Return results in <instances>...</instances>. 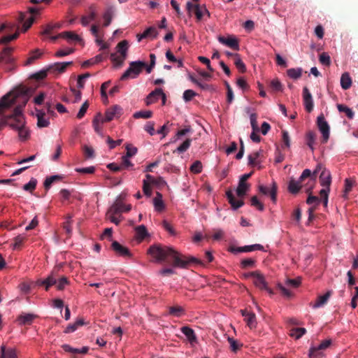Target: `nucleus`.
<instances>
[{"label": "nucleus", "instance_id": "obj_1", "mask_svg": "<svg viewBox=\"0 0 358 358\" xmlns=\"http://www.w3.org/2000/svg\"><path fill=\"white\" fill-rule=\"evenodd\" d=\"M30 94L29 87L23 85L18 86L14 90L4 94L0 99V127L2 129L5 126H9L14 124L15 115L14 110L9 115H6L5 111L11 106L16 104L19 99H23V106H26Z\"/></svg>", "mask_w": 358, "mask_h": 358}, {"label": "nucleus", "instance_id": "obj_2", "mask_svg": "<svg viewBox=\"0 0 358 358\" xmlns=\"http://www.w3.org/2000/svg\"><path fill=\"white\" fill-rule=\"evenodd\" d=\"M148 254L155 259L157 262L168 261L171 259L173 261V266L185 268L190 264H201L202 262L198 258L194 257H185L179 254L172 248L162 245H152L148 250Z\"/></svg>", "mask_w": 358, "mask_h": 358}, {"label": "nucleus", "instance_id": "obj_3", "mask_svg": "<svg viewBox=\"0 0 358 358\" xmlns=\"http://www.w3.org/2000/svg\"><path fill=\"white\" fill-rule=\"evenodd\" d=\"M23 99L22 104H19L14 108L15 121L11 124V129L18 132L19 138L22 141H26L29 138V131L25 126V120L23 116Z\"/></svg>", "mask_w": 358, "mask_h": 358}, {"label": "nucleus", "instance_id": "obj_4", "mask_svg": "<svg viewBox=\"0 0 358 358\" xmlns=\"http://www.w3.org/2000/svg\"><path fill=\"white\" fill-rule=\"evenodd\" d=\"M145 66V62L143 61H133L129 62L127 69L122 74L121 80H125L128 78H136L141 74Z\"/></svg>", "mask_w": 358, "mask_h": 358}, {"label": "nucleus", "instance_id": "obj_5", "mask_svg": "<svg viewBox=\"0 0 358 358\" xmlns=\"http://www.w3.org/2000/svg\"><path fill=\"white\" fill-rule=\"evenodd\" d=\"M186 9L189 15H192V13L195 15L197 21H201L204 15L210 16V13L205 6L193 4L192 2L187 1L186 3Z\"/></svg>", "mask_w": 358, "mask_h": 358}, {"label": "nucleus", "instance_id": "obj_6", "mask_svg": "<svg viewBox=\"0 0 358 358\" xmlns=\"http://www.w3.org/2000/svg\"><path fill=\"white\" fill-rule=\"evenodd\" d=\"M252 278H253V283L256 287L260 289H264L268 291L270 295L273 294V291L268 288L267 282L265 280V278L262 273H260L259 271H252Z\"/></svg>", "mask_w": 358, "mask_h": 358}, {"label": "nucleus", "instance_id": "obj_7", "mask_svg": "<svg viewBox=\"0 0 358 358\" xmlns=\"http://www.w3.org/2000/svg\"><path fill=\"white\" fill-rule=\"evenodd\" d=\"M317 125L320 131L322 134V142L324 143H326V142L329 138L330 127L328 124L327 122L326 121L324 116L323 115L322 113H321L317 119Z\"/></svg>", "mask_w": 358, "mask_h": 358}, {"label": "nucleus", "instance_id": "obj_8", "mask_svg": "<svg viewBox=\"0 0 358 358\" xmlns=\"http://www.w3.org/2000/svg\"><path fill=\"white\" fill-rule=\"evenodd\" d=\"M122 114V109L121 106L115 105L110 107L105 113L104 119L101 120L102 122H110L115 117H119Z\"/></svg>", "mask_w": 358, "mask_h": 358}, {"label": "nucleus", "instance_id": "obj_9", "mask_svg": "<svg viewBox=\"0 0 358 358\" xmlns=\"http://www.w3.org/2000/svg\"><path fill=\"white\" fill-rule=\"evenodd\" d=\"M13 48L10 47L4 48L3 50L0 52V66L2 64L8 65V69H11L12 64L14 59L11 56Z\"/></svg>", "mask_w": 358, "mask_h": 358}, {"label": "nucleus", "instance_id": "obj_10", "mask_svg": "<svg viewBox=\"0 0 358 358\" xmlns=\"http://www.w3.org/2000/svg\"><path fill=\"white\" fill-rule=\"evenodd\" d=\"M217 40L224 45L238 51L239 49L238 40L233 35L228 36H219Z\"/></svg>", "mask_w": 358, "mask_h": 358}, {"label": "nucleus", "instance_id": "obj_11", "mask_svg": "<svg viewBox=\"0 0 358 358\" xmlns=\"http://www.w3.org/2000/svg\"><path fill=\"white\" fill-rule=\"evenodd\" d=\"M241 315L245 317V321L248 327L255 329L257 327V317L252 311L247 309L241 310Z\"/></svg>", "mask_w": 358, "mask_h": 358}, {"label": "nucleus", "instance_id": "obj_12", "mask_svg": "<svg viewBox=\"0 0 358 358\" xmlns=\"http://www.w3.org/2000/svg\"><path fill=\"white\" fill-rule=\"evenodd\" d=\"M111 249L114 250L116 255L124 257H131L132 255L126 246L122 245L117 241L111 243Z\"/></svg>", "mask_w": 358, "mask_h": 358}, {"label": "nucleus", "instance_id": "obj_13", "mask_svg": "<svg viewBox=\"0 0 358 358\" xmlns=\"http://www.w3.org/2000/svg\"><path fill=\"white\" fill-rule=\"evenodd\" d=\"M159 97H162L163 101H165L166 94L163 92L162 88H156L155 90L152 91L151 93L148 94L146 98L145 102L146 105H151L152 103L157 101Z\"/></svg>", "mask_w": 358, "mask_h": 358}, {"label": "nucleus", "instance_id": "obj_14", "mask_svg": "<svg viewBox=\"0 0 358 358\" xmlns=\"http://www.w3.org/2000/svg\"><path fill=\"white\" fill-rule=\"evenodd\" d=\"M72 64L73 62H55L49 66L48 71L52 73H64Z\"/></svg>", "mask_w": 358, "mask_h": 358}, {"label": "nucleus", "instance_id": "obj_15", "mask_svg": "<svg viewBox=\"0 0 358 358\" xmlns=\"http://www.w3.org/2000/svg\"><path fill=\"white\" fill-rule=\"evenodd\" d=\"M277 189L278 187L275 183H273V186L271 189H268V187L262 185L259 186V192H262L264 195H267V194H269L273 203H275L277 200Z\"/></svg>", "mask_w": 358, "mask_h": 358}, {"label": "nucleus", "instance_id": "obj_16", "mask_svg": "<svg viewBox=\"0 0 358 358\" xmlns=\"http://www.w3.org/2000/svg\"><path fill=\"white\" fill-rule=\"evenodd\" d=\"M226 195L228 202L231 205L232 209L234 210H238V208L245 204L243 199H236L234 196L233 192L231 190H227Z\"/></svg>", "mask_w": 358, "mask_h": 358}, {"label": "nucleus", "instance_id": "obj_17", "mask_svg": "<svg viewBox=\"0 0 358 358\" xmlns=\"http://www.w3.org/2000/svg\"><path fill=\"white\" fill-rule=\"evenodd\" d=\"M332 295V291L329 290L324 295L318 296L314 303H311L313 308H319L323 307L329 301L330 296Z\"/></svg>", "mask_w": 358, "mask_h": 358}, {"label": "nucleus", "instance_id": "obj_18", "mask_svg": "<svg viewBox=\"0 0 358 358\" xmlns=\"http://www.w3.org/2000/svg\"><path fill=\"white\" fill-rule=\"evenodd\" d=\"M307 192L309 193V196L306 200V203L309 205H314L315 206L319 205L321 203V199L315 196L311 195V189H307ZM315 207H313L309 209V219H311L313 216V212L315 210Z\"/></svg>", "mask_w": 358, "mask_h": 358}, {"label": "nucleus", "instance_id": "obj_19", "mask_svg": "<svg viewBox=\"0 0 358 358\" xmlns=\"http://www.w3.org/2000/svg\"><path fill=\"white\" fill-rule=\"evenodd\" d=\"M320 185L323 187H330L331 183V176L329 171H327L326 168L320 173Z\"/></svg>", "mask_w": 358, "mask_h": 358}, {"label": "nucleus", "instance_id": "obj_20", "mask_svg": "<svg viewBox=\"0 0 358 358\" xmlns=\"http://www.w3.org/2000/svg\"><path fill=\"white\" fill-rule=\"evenodd\" d=\"M331 343H332V341L330 339L325 340V341H322L321 343L319 345V346L310 348L309 350V356L310 357L315 356L316 355L315 353L317 351L327 349V348H329L330 346Z\"/></svg>", "mask_w": 358, "mask_h": 358}, {"label": "nucleus", "instance_id": "obj_21", "mask_svg": "<svg viewBox=\"0 0 358 358\" xmlns=\"http://www.w3.org/2000/svg\"><path fill=\"white\" fill-rule=\"evenodd\" d=\"M182 333L185 335L187 339L191 343H196L197 338L194 331L188 327H183L180 329Z\"/></svg>", "mask_w": 358, "mask_h": 358}, {"label": "nucleus", "instance_id": "obj_22", "mask_svg": "<svg viewBox=\"0 0 358 358\" xmlns=\"http://www.w3.org/2000/svg\"><path fill=\"white\" fill-rule=\"evenodd\" d=\"M36 317L34 314H22L18 316L17 320L20 324L29 325L32 324Z\"/></svg>", "mask_w": 358, "mask_h": 358}, {"label": "nucleus", "instance_id": "obj_23", "mask_svg": "<svg viewBox=\"0 0 358 358\" xmlns=\"http://www.w3.org/2000/svg\"><path fill=\"white\" fill-rule=\"evenodd\" d=\"M136 238L138 242H141L146 236H148V230L144 224L138 225L135 229Z\"/></svg>", "mask_w": 358, "mask_h": 358}, {"label": "nucleus", "instance_id": "obj_24", "mask_svg": "<svg viewBox=\"0 0 358 358\" xmlns=\"http://www.w3.org/2000/svg\"><path fill=\"white\" fill-rule=\"evenodd\" d=\"M301 182H300V180H296L294 178H291L287 187L288 191L291 194H297L301 188Z\"/></svg>", "mask_w": 358, "mask_h": 358}, {"label": "nucleus", "instance_id": "obj_25", "mask_svg": "<svg viewBox=\"0 0 358 358\" xmlns=\"http://www.w3.org/2000/svg\"><path fill=\"white\" fill-rule=\"evenodd\" d=\"M90 14L88 15H83L80 19V22L83 26L86 27L90 21L95 20L96 13L92 6L90 7Z\"/></svg>", "mask_w": 358, "mask_h": 358}, {"label": "nucleus", "instance_id": "obj_26", "mask_svg": "<svg viewBox=\"0 0 358 358\" xmlns=\"http://www.w3.org/2000/svg\"><path fill=\"white\" fill-rule=\"evenodd\" d=\"M36 283L39 285H44L45 290H48L51 285H57V280L52 275H49L44 280H38Z\"/></svg>", "mask_w": 358, "mask_h": 358}, {"label": "nucleus", "instance_id": "obj_27", "mask_svg": "<svg viewBox=\"0 0 358 358\" xmlns=\"http://www.w3.org/2000/svg\"><path fill=\"white\" fill-rule=\"evenodd\" d=\"M0 358H17L15 349H6L5 346H1Z\"/></svg>", "mask_w": 358, "mask_h": 358}, {"label": "nucleus", "instance_id": "obj_28", "mask_svg": "<svg viewBox=\"0 0 358 358\" xmlns=\"http://www.w3.org/2000/svg\"><path fill=\"white\" fill-rule=\"evenodd\" d=\"M116 48L117 49V52L123 56V58H127L129 48L128 41L123 40L119 42Z\"/></svg>", "mask_w": 358, "mask_h": 358}, {"label": "nucleus", "instance_id": "obj_29", "mask_svg": "<svg viewBox=\"0 0 358 358\" xmlns=\"http://www.w3.org/2000/svg\"><path fill=\"white\" fill-rule=\"evenodd\" d=\"M250 185L247 182H243V180L238 181V187L236 189V193L238 197L245 196L246 192L249 189Z\"/></svg>", "mask_w": 358, "mask_h": 358}, {"label": "nucleus", "instance_id": "obj_30", "mask_svg": "<svg viewBox=\"0 0 358 358\" xmlns=\"http://www.w3.org/2000/svg\"><path fill=\"white\" fill-rule=\"evenodd\" d=\"M341 85L344 90L350 88L352 85V79L349 73H344L341 78Z\"/></svg>", "mask_w": 358, "mask_h": 358}, {"label": "nucleus", "instance_id": "obj_31", "mask_svg": "<svg viewBox=\"0 0 358 358\" xmlns=\"http://www.w3.org/2000/svg\"><path fill=\"white\" fill-rule=\"evenodd\" d=\"M45 113L43 111H38L36 117L38 119L37 126L39 127H46L49 126L50 121L45 118Z\"/></svg>", "mask_w": 358, "mask_h": 358}, {"label": "nucleus", "instance_id": "obj_32", "mask_svg": "<svg viewBox=\"0 0 358 358\" xmlns=\"http://www.w3.org/2000/svg\"><path fill=\"white\" fill-rule=\"evenodd\" d=\"M110 59L113 62L115 67H121L127 58H123V56L120 54V55H117L116 53H111L110 55Z\"/></svg>", "mask_w": 358, "mask_h": 358}, {"label": "nucleus", "instance_id": "obj_33", "mask_svg": "<svg viewBox=\"0 0 358 358\" xmlns=\"http://www.w3.org/2000/svg\"><path fill=\"white\" fill-rule=\"evenodd\" d=\"M153 203L157 211H162L164 208L163 203L162 195L159 192H157V196L153 199Z\"/></svg>", "mask_w": 358, "mask_h": 358}, {"label": "nucleus", "instance_id": "obj_34", "mask_svg": "<svg viewBox=\"0 0 358 358\" xmlns=\"http://www.w3.org/2000/svg\"><path fill=\"white\" fill-rule=\"evenodd\" d=\"M337 110L341 113H345L349 119H353L355 117V113L350 107L347 106L343 104H337Z\"/></svg>", "mask_w": 358, "mask_h": 358}, {"label": "nucleus", "instance_id": "obj_35", "mask_svg": "<svg viewBox=\"0 0 358 358\" xmlns=\"http://www.w3.org/2000/svg\"><path fill=\"white\" fill-rule=\"evenodd\" d=\"M316 134L315 131H309L306 134L307 145L312 151L314 150V145L315 143Z\"/></svg>", "mask_w": 358, "mask_h": 358}, {"label": "nucleus", "instance_id": "obj_36", "mask_svg": "<svg viewBox=\"0 0 358 358\" xmlns=\"http://www.w3.org/2000/svg\"><path fill=\"white\" fill-rule=\"evenodd\" d=\"M60 36L62 38L66 39L68 41H80V36L78 34L71 32V31H64L60 33Z\"/></svg>", "mask_w": 358, "mask_h": 358}, {"label": "nucleus", "instance_id": "obj_37", "mask_svg": "<svg viewBox=\"0 0 358 358\" xmlns=\"http://www.w3.org/2000/svg\"><path fill=\"white\" fill-rule=\"evenodd\" d=\"M302 72L301 68H291L287 71L288 76L292 79L300 78L302 76Z\"/></svg>", "mask_w": 358, "mask_h": 358}, {"label": "nucleus", "instance_id": "obj_38", "mask_svg": "<svg viewBox=\"0 0 358 358\" xmlns=\"http://www.w3.org/2000/svg\"><path fill=\"white\" fill-rule=\"evenodd\" d=\"M192 138H186L185 141H184L183 143H182L180 144V145H179L177 148L176 150H173V152L182 153V152H186V150H187L189 149V148L190 147V145L192 144Z\"/></svg>", "mask_w": 358, "mask_h": 358}, {"label": "nucleus", "instance_id": "obj_39", "mask_svg": "<svg viewBox=\"0 0 358 358\" xmlns=\"http://www.w3.org/2000/svg\"><path fill=\"white\" fill-rule=\"evenodd\" d=\"M84 324V321L82 319H80L76 321L73 324H69L66 329L64 330L66 334H69V332L75 331L78 327H81V325Z\"/></svg>", "mask_w": 358, "mask_h": 358}, {"label": "nucleus", "instance_id": "obj_40", "mask_svg": "<svg viewBox=\"0 0 358 358\" xmlns=\"http://www.w3.org/2000/svg\"><path fill=\"white\" fill-rule=\"evenodd\" d=\"M152 112L151 110H140L133 114V117L135 119H149L151 118Z\"/></svg>", "mask_w": 358, "mask_h": 358}, {"label": "nucleus", "instance_id": "obj_41", "mask_svg": "<svg viewBox=\"0 0 358 358\" xmlns=\"http://www.w3.org/2000/svg\"><path fill=\"white\" fill-rule=\"evenodd\" d=\"M355 185V182L353 180H352L350 178H346L345 180V185H344V193L343 196L345 199H348L349 192H351L352 188L353 185Z\"/></svg>", "mask_w": 358, "mask_h": 358}, {"label": "nucleus", "instance_id": "obj_42", "mask_svg": "<svg viewBox=\"0 0 358 358\" xmlns=\"http://www.w3.org/2000/svg\"><path fill=\"white\" fill-rule=\"evenodd\" d=\"M234 65L241 73H245L246 71L245 64L240 58L239 55H234Z\"/></svg>", "mask_w": 358, "mask_h": 358}, {"label": "nucleus", "instance_id": "obj_43", "mask_svg": "<svg viewBox=\"0 0 358 358\" xmlns=\"http://www.w3.org/2000/svg\"><path fill=\"white\" fill-rule=\"evenodd\" d=\"M256 265V260L253 258H245L243 259L241 262V266L242 268H255Z\"/></svg>", "mask_w": 358, "mask_h": 358}, {"label": "nucleus", "instance_id": "obj_44", "mask_svg": "<svg viewBox=\"0 0 358 358\" xmlns=\"http://www.w3.org/2000/svg\"><path fill=\"white\" fill-rule=\"evenodd\" d=\"M71 218H72V216L69 215L66 217V220L65 221V222L63 223V229H64V230H65L66 233L67 234V235L69 236H71V233H72V227H71L72 219Z\"/></svg>", "mask_w": 358, "mask_h": 358}, {"label": "nucleus", "instance_id": "obj_45", "mask_svg": "<svg viewBox=\"0 0 358 358\" xmlns=\"http://www.w3.org/2000/svg\"><path fill=\"white\" fill-rule=\"evenodd\" d=\"M306 332V329L305 328H294L291 329L290 336L297 340L300 339Z\"/></svg>", "mask_w": 358, "mask_h": 358}, {"label": "nucleus", "instance_id": "obj_46", "mask_svg": "<svg viewBox=\"0 0 358 358\" xmlns=\"http://www.w3.org/2000/svg\"><path fill=\"white\" fill-rule=\"evenodd\" d=\"M117 215H120V209L118 203H116L115 202L114 204L109 207L106 216L108 217L111 216H116Z\"/></svg>", "mask_w": 358, "mask_h": 358}, {"label": "nucleus", "instance_id": "obj_47", "mask_svg": "<svg viewBox=\"0 0 358 358\" xmlns=\"http://www.w3.org/2000/svg\"><path fill=\"white\" fill-rule=\"evenodd\" d=\"M157 29L155 27H150L143 31V36L147 37H151L152 38H156L157 37Z\"/></svg>", "mask_w": 358, "mask_h": 358}, {"label": "nucleus", "instance_id": "obj_48", "mask_svg": "<svg viewBox=\"0 0 358 358\" xmlns=\"http://www.w3.org/2000/svg\"><path fill=\"white\" fill-rule=\"evenodd\" d=\"M227 341L230 344V348L233 352H237L242 346L243 344L238 343V341L234 340L233 337H228Z\"/></svg>", "mask_w": 358, "mask_h": 358}, {"label": "nucleus", "instance_id": "obj_49", "mask_svg": "<svg viewBox=\"0 0 358 358\" xmlns=\"http://www.w3.org/2000/svg\"><path fill=\"white\" fill-rule=\"evenodd\" d=\"M192 129L191 126H186L185 129L179 130L175 135V137L173 139V141H176L177 140L180 139L181 137L184 136V135L187 134V133L192 132Z\"/></svg>", "mask_w": 358, "mask_h": 358}, {"label": "nucleus", "instance_id": "obj_50", "mask_svg": "<svg viewBox=\"0 0 358 358\" xmlns=\"http://www.w3.org/2000/svg\"><path fill=\"white\" fill-rule=\"evenodd\" d=\"M26 239H27V237L24 236L22 235H19V236H15L13 239L14 243L13 245V248L14 250L20 249V246L25 241Z\"/></svg>", "mask_w": 358, "mask_h": 358}, {"label": "nucleus", "instance_id": "obj_51", "mask_svg": "<svg viewBox=\"0 0 358 358\" xmlns=\"http://www.w3.org/2000/svg\"><path fill=\"white\" fill-rule=\"evenodd\" d=\"M190 171L194 173H199L203 171V165L201 161L196 160L192 164Z\"/></svg>", "mask_w": 358, "mask_h": 358}, {"label": "nucleus", "instance_id": "obj_52", "mask_svg": "<svg viewBox=\"0 0 358 358\" xmlns=\"http://www.w3.org/2000/svg\"><path fill=\"white\" fill-rule=\"evenodd\" d=\"M251 206L256 208V209L263 211L264 210V206L262 202L259 201L257 196H254L250 199Z\"/></svg>", "mask_w": 358, "mask_h": 358}, {"label": "nucleus", "instance_id": "obj_53", "mask_svg": "<svg viewBox=\"0 0 358 358\" xmlns=\"http://www.w3.org/2000/svg\"><path fill=\"white\" fill-rule=\"evenodd\" d=\"M110 83V80L103 82V83L102 84V85L101 87V94L102 99H103L104 103L108 102V95L106 94V90L109 87Z\"/></svg>", "mask_w": 358, "mask_h": 358}, {"label": "nucleus", "instance_id": "obj_54", "mask_svg": "<svg viewBox=\"0 0 358 358\" xmlns=\"http://www.w3.org/2000/svg\"><path fill=\"white\" fill-rule=\"evenodd\" d=\"M183 312L184 309L180 306H173L169 308V314L176 317H180L183 314Z\"/></svg>", "mask_w": 358, "mask_h": 358}, {"label": "nucleus", "instance_id": "obj_55", "mask_svg": "<svg viewBox=\"0 0 358 358\" xmlns=\"http://www.w3.org/2000/svg\"><path fill=\"white\" fill-rule=\"evenodd\" d=\"M37 185V180L35 178H31L29 183L23 185V189L25 191H28L32 192L34 191Z\"/></svg>", "mask_w": 358, "mask_h": 358}, {"label": "nucleus", "instance_id": "obj_56", "mask_svg": "<svg viewBox=\"0 0 358 358\" xmlns=\"http://www.w3.org/2000/svg\"><path fill=\"white\" fill-rule=\"evenodd\" d=\"M91 74L90 73H86L84 74H81L78 76L77 85L79 88H83L85 86V79L90 78Z\"/></svg>", "mask_w": 358, "mask_h": 358}, {"label": "nucleus", "instance_id": "obj_57", "mask_svg": "<svg viewBox=\"0 0 358 358\" xmlns=\"http://www.w3.org/2000/svg\"><path fill=\"white\" fill-rule=\"evenodd\" d=\"M320 62L323 65L329 66L331 65L330 56L327 52H322L320 55Z\"/></svg>", "mask_w": 358, "mask_h": 358}, {"label": "nucleus", "instance_id": "obj_58", "mask_svg": "<svg viewBox=\"0 0 358 358\" xmlns=\"http://www.w3.org/2000/svg\"><path fill=\"white\" fill-rule=\"evenodd\" d=\"M18 36L19 32L17 31L14 34L2 36L1 38H0V44L7 43L10 41L15 40L16 38H17Z\"/></svg>", "mask_w": 358, "mask_h": 358}, {"label": "nucleus", "instance_id": "obj_59", "mask_svg": "<svg viewBox=\"0 0 358 358\" xmlns=\"http://www.w3.org/2000/svg\"><path fill=\"white\" fill-rule=\"evenodd\" d=\"M282 140L283 143V147L289 148L291 144V139L289 136V133L287 131H282Z\"/></svg>", "mask_w": 358, "mask_h": 358}, {"label": "nucleus", "instance_id": "obj_60", "mask_svg": "<svg viewBox=\"0 0 358 358\" xmlns=\"http://www.w3.org/2000/svg\"><path fill=\"white\" fill-rule=\"evenodd\" d=\"M257 113H254L250 114V124H251L252 131H259V129L257 125Z\"/></svg>", "mask_w": 358, "mask_h": 358}, {"label": "nucleus", "instance_id": "obj_61", "mask_svg": "<svg viewBox=\"0 0 358 358\" xmlns=\"http://www.w3.org/2000/svg\"><path fill=\"white\" fill-rule=\"evenodd\" d=\"M60 178L58 176H53L45 178L44 186L46 190L49 189L54 181L57 180Z\"/></svg>", "mask_w": 358, "mask_h": 358}, {"label": "nucleus", "instance_id": "obj_62", "mask_svg": "<svg viewBox=\"0 0 358 358\" xmlns=\"http://www.w3.org/2000/svg\"><path fill=\"white\" fill-rule=\"evenodd\" d=\"M69 283L68 278L65 276H63L58 279L57 283V287L59 290H62L64 287Z\"/></svg>", "mask_w": 358, "mask_h": 358}, {"label": "nucleus", "instance_id": "obj_63", "mask_svg": "<svg viewBox=\"0 0 358 358\" xmlns=\"http://www.w3.org/2000/svg\"><path fill=\"white\" fill-rule=\"evenodd\" d=\"M89 106V103L87 101H85L83 104L80 108L79 112L77 114V118L81 119L84 117L85 113L87 111V108Z\"/></svg>", "mask_w": 358, "mask_h": 358}, {"label": "nucleus", "instance_id": "obj_64", "mask_svg": "<svg viewBox=\"0 0 358 358\" xmlns=\"http://www.w3.org/2000/svg\"><path fill=\"white\" fill-rule=\"evenodd\" d=\"M196 93L191 90H187L183 93V99L185 101H189L193 99Z\"/></svg>", "mask_w": 358, "mask_h": 358}]
</instances>
